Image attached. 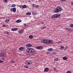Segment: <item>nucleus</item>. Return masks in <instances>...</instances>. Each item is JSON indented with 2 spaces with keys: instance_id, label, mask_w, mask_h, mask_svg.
<instances>
[{
  "instance_id": "nucleus-19",
  "label": "nucleus",
  "mask_w": 73,
  "mask_h": 73,
  "mask_svg": "<svg viewBox=\"0 0 73 73\" xmlns=\"http://www.w3.org/2000/svg\"><path fill=\"white\" fill-rule=\"evenodd\" d=\"M9 19H6L5 20V21L6 23H8L9 21Z\"/></svg>"
},
{
  "instance_id": "nucleus-15",
  "label": "nucleus",
  "mask_w": 73,
  "mask_h": 73,
  "mask_svg": "<svg viewBox=\"0 0 73 73\" xmlns=\"http://www.w3.org/2000/svg\"><path fill=\"white\" fill-rule=\"evenodd\" d=\"M63 59L64 60H66L67 59H68V58L66 56H64L63 58Z\"/></svg>"
},
{
  "instance_id": "nucleus-8",
  "label": "nucleus",
  "mask_w": 73,
  "mask_h": 73,
  "mask_svg": "<svg viewBox=\"0 0 73 73\" xmlns=\"http://www.w3.org/2000/svg\"><path fill=\"white\" fill-rule=\"evenodd\" d=\"M25 48V47H21L19 48V50H24Z\"/></svg>"
},
{
  "instance_id": "nucleus-23",
  "label": "nucleus",
  "mask_w": 73,
  "mask_h": 73,
  "mask_svg": "<svg viewBox=\"0 0 73 73\" xmlns=\"http://www.w3.org/2000/svg\"><path fill=\"white\" fill-rule=\"evenodd\" d=\"M25 67L26 68H29L28 66V65H25Z\"/></svg>"
},
{
  "instance_id": "nucleus-21",
  "label": "nucleus",
  "mask_w": 73,
  "mask_h": 73,
  "mask_svg": "<svg viewBox=\"0 0 73 73\" xmlns=\"http://www.w3.org/2000/svg\"><path fill=\"white\" fill-rule=\"evenodd\" d=\"M70 26L71 28H73V24H71L70 25Z\"/></svg>"
},
{
  "instance_id": "nucleus-16",
  "label": "nucleus",
  "mask_w": 73,
  "mask_h": 73,
  "mask_svg": "<svg viewBox=\"0 0 73 73\" xmlns=\"http://www.w3.org/2000/svg\"><path fill=\"white\" fill-rule=\"evenodd\" d=\"M47 50H48V51H52V50H53V49L51 48H50L48 49Z\"/></svg>"
},
{
  "instance_id": "nucleus-32",
  "label": "nucleus",
  "mask_w": 73,
  "mask_h": 73,
  "mask_svg": "<svg viewBox=\"0 0 73 73\" xmlns=\"http://www.w3.org/2000/svg\"><path fill=\"white\" fill-rule=\"evenodd\" d=\"M19 7H20V8H23V6L22 5H21L20 6H19Z\"/></svg>"
},
{
  "instance_id": "nucleus-39",
  "label": "nucleus",
  "mask_w": 73,
  "mask_h": 73,
  "mask_svg": "<svg viewBox=\"0 0 73 73\" xmlns=\"http://www.w3.org/2000/svg\"><path fill=\"white\" fill-rule=\"evenodd\" d=\"M46 28V27H43L42 28V29H44V28Z\"/></svg>"
},
{
  "instance_id": "nucleus-40",
  "label": "nucleus",
  "mask_w": 73,
  "mask_h": 73,
  "mask_svg": "<svg viewBox=\"0 0 73 73\" xmlns=\"http://www.w3.org/2000/svg\"><path fill=\"white\" fill-rule=\"evenodd\" d=\"M50 52H46V54H50Z\"/></svg>"
},
{
  "instance_id": "nucleus-31",
  "label": "nucleus",
  "mask_w": 73,
  "mask_h": 73,
  "mask_svg": "<svg viewBox=\"0 0 73 73\" xmlns=\"http://www.w3.org/2000/svg\"><path fill=\"white\" fill-rule=\"evenodd\" d=\"M66 0H60V1H62V2H63V1H66Z\"/></svg>"
},
{
  "instance_id": "nucleus-46",
  "label": "nucleus",
  "mask_w": 73,
  "mask_h": 73,
  "mask_svg": "<svg viewBox=\"0 0 73 73\" xmlns=\"http://www.w3.org/2000/svg\"><path fill=\"white\" fill-rule=\"evenodd\" d=\"M59 42H58V43Z\"/></svg>"
},
{
  "instance_id": "nucleus-6",
  "label": "nucleus",
  "mask_w": 73,
  "mask_h": 73,
  "mask_svg": "<svg viewBox=\"0 0 73 73\" xmlns=\"http://www.w3.org/2000/svg\"><path fill=\"white\" fill-rule=\"evenodd\" d=\"M0 55H1V57H6L7 56L3 52H1L0 54Z\"/></svg>"
},
{
  "instance_id": "nucleus-10",
  "label": "nucleus",
  "mask_w": 73,
  "mask_h": 73,
  "mask_svg": "<svg viewBox=\"0 0 73 73\" xmlns=\"http://www.w3.org/2000/svg\"><path fill=\"white\" fill-rule=\"evenodd\" d=\"M17 29H18L17 28H12L11 29V31H17Z\"/></svg>"
},
{
  "instance_id": "nucleus-26",
  "label": "nucleus",
  "mask_w": 73,
  "mask_h": 73,
  "mask_svg": "<svg viewBox=\"0 0 73 73\" xmlns=\"http://www.w3.org/2000/svg\"><path fill=\"white\" fill-rule=\"evenodd\" d=\"M11 6L12 7H15V6H16V5L15 4H13Z\"/></svg>"
},
{
  "instance_id": "nucleus-5",
  "label": "nucleus",
  "mask_w": 73,
  "mask_h": 73,
  "mask_svg": "<svg viewBox=\"0 0 73 73\" xmlns=\"http://www.w3.org/2000/svg\"><path fill=\"white\" fill-rule=\"evenodd\" d=\"M11 12H16V8L15 7L13 8L10 9Z\"/></svg>"
},
{
  "instance_id": "nucleus-29",
  "label": "nucleus",
  "mask_w": 73,
  "mask_h": 73,
  "mask_svg": "<svg viewBox=\"0 0 73 73\" xmlns=\"http://www.w3.org/2000/svg\"><path fill=\"white\" fill-rule=\"evenodd\" d=\"M54 60L55 61H58V59L57 58H55V59H54Z\"/></svg>"
},
{
  "instance_id": "nucleus-17",
  "label": "nucleus",
  "mask_w": 73,
  "mask_h": 73,
  "mask_svg": "<svg viewBox=\"0 0 73 73\" xmlns=\"http://www.w3.org/2000/svg\"><path fill=\"white\" fill-rule=\"evenodd\" d=\"M29 38H31V39L33 38V36L32 35H30L29 36Z\"/></svg>"
},
{
  "instance_id": "nucleus-13",
  "label": "nucleus",
  "mask_w": 73,
  "mask_h": 73,
  "mask_svg": "<svg viewBox=\"0 0 73 73\" xmlns=\"http://www.w3.org/2000/svg\"><path fill=\"white\" fill-rule=\"evenodd\" d=\"M49 68H45L44 69V72H47V71H48L49 70Z\"/></svg>"
},
{
  "instance_id": "nucleus-22",
  "label": "nucleus",
  "mask_w": 73,
  "mask_h": 73,
  "mask_svg": "<svg viewBox=\"0 0 73 73\" xmlns=\"http://www.w3.org/2000/svg\"><path fill=\"white\" fill-rule=\"evenodd\" d=\"M15 62V60H11L10 61V63H14Z\"/></svg>"
},
{
  "instance_id": "nucleus-45",
  "label": "nucleus",
  "mask_w": 73,
  "mask_h": 73,
  "mask_svg": "<svg viewBox=\"0 0 73 73\" xmlns=\"http://www.w3.org/2000/svg\"><path fill=\"white\" fill-rule=\"evenodd\" d=\"M65 48H66V49H67V48H68V47H67V46H66V47Z\"/></svg>"
},
{
  "instance_id": "nucleus-30",
  "label": "nucleus",
  "mask_w": 73,
  "mask_h": 73,
  "mask_svg": "<svg viewBox=\"0 0 73 73\" xmlns=\"http://www.w3.org/2000/svg\"><path fill=\"white\" fill-rule=\"evenodd\" d=\"M3 62L4 61H3L0 60V63H2V62Z\"/></svg>"
},
{
  "instance_id": "nucleus-42",
  "label": "nucleus",
  "mask_w": 73,
  "mask_h": 73,
  "mask_svg": "<svg viewBox=\"0 0 73 73\" xmlns=\"http://www.w3.org/2000/svg\"><path fill=\"white\" fill-rule=\"evenodd\" d=\"M19 22H21V20H19Z\"/></svg>"
},
{
  "instance_id": "nucleus-35",
  "label": "nucleus",
  "mask_w": 73,
  "mask_h": 73,
  "mask_svg": "<svg viewBox=\"0 0 73 73\" xmlns=\"http://www.w3.org/2000/svg\"><path fill=\"white\" fill-rule=\"evenodd\" d=\"M70 4H71V5H73V2H71L70 3Z\"/></svg>"
},
{
  "instance_id": "nucleus-4",
  "label": "nucleus",
  "mask_w": 73,
  "mask_h": 73,
  "mask_svg": "<svg viewBox=\"0 0 73 73\" xmlns=\"http://www.w3.org/2000/svg\"><path fill=\"white\" fill-rule=\"evenodd\" d=\"M60 16V15L58 14H55L52 16V18H56V17H59Z\"/></svg>"
},
{
  "instance_id": "nucleus-12",
  "label": "nucleus",
  "mask_w": 73,
  "mask_h": 73,
  "mask_svg": "<svg viewBox=\"0 0 73 73\" xmlns=\"http://www.w3.org/2000/svg\"><path fill=\"white\" fill-rule=\"evenodd\" d=\"M26 46H27V47H29V46H32V45L31 44H27L26 45Z\"/></svg>"
},
{
  "instance_id": "nucleus-20",
  "label": "nucleus",
  "mask_w": 73,
  "mask_h": 73,
  "mask_svg": "<svg viewBox=\"0 0 73 73\" xmlns=\"http://www.w3.org/2000/svg\"><path fill=\"white\" fill-rule=\"evenodd\" d=\"M60 46L61 48H60V49H63V48H64V46Z\"/></svg>"
},
{
  "instance_id": "nucleus-14",
  "label": "nucleus",
  "mask_w": 73,
  "mask_h": 73,
  "mask_svg": "<svg viewBox=\"0 0 73 73\" xmlns=\"http://www.w3.org/2000/svg\"><path fill=\"white\" fill-rule=\"evenodd\" d=\"M33 15H36L37 13H36V12L35 11H33L32 12Z\"/></svg>"
},
{
  "instance_id": "nucleus-3",
  "label": "nucleus",
  "mask_w": 73,
  "mask_h": 73,
  "mask_svg": "<svg viewBox=\"0 0 73 73\" xmlns=\"http://www.w3.org/2000/svg\"><path fill=\"white\" fill-rule=\"evenodd\" d=\"M43 43L44 44H53V41L52 40H43Z\"/></svg>"
},
{
  "instance_id": "nucleus-43",
  "label": "nucleus",
  "mask_w": 73,
  "mask_h": 73,
  "mask_svg": "<svg viewBox=\"0 0 73 73\" xmlns=\"http://www.w3.org/2000/svg\"><path fill=\"white\" fill-rule=\"evenodd\" d=\"M3 27H5V25H3Z\"/></svg>"
},
{
  "instance_id": "nucleus-18",
  "label": "nucleus",
  "mask_w": 73,
  "mask_h": 73,
  "mask_svg": "<svg viewBox=\"0 0 73 73\" xmlns=\"http://www.w3.org/2000/svg\"><path fill=\"white\" fill-rule=\"evenodd\" d=\"M26 15H31V13H29V12H28V13H26Z\"/></svg>"
},
{
  "instance_id": "nucleus-36",
  "label": "nucleus",
  "mask_w": 73,
  "mask_h": 73,
  "mask_svg": "<svg viewBox=\"0 0 73 73\" xmlns=\"http://www.w3.org/2000/svg\"><path fill=\"white\" fill-rule=\"evenodd\" d=\"M33 7H36V5L34 4H33Z\"/></svg>"
},
{
  "instance_id": "nucleus-7",
  "label": "nucleus",
  "mask_w": 73,
  "mask_h": 73,
  "mask_svg": "<svg viewBox=\"0 0 73 73\" xmlns=\"http://www.w3.org/2000/svg\"><path fill=\"white\" fill-rule=\"evenodd\" d=\"M37 49H39V50H41L43 49V47L42 46H38L36 47Z\"/></svg>"
},
{
  "instance_id": "nucleus-44",
  "label": "nucleus",
  "mask_w": 73,
  "mask_h": 73,
  "mask_svg": "<svg viewBox=\"0 0 73 73\" xmlns=\"http://www.w3.org/2000/svg\"><path fill=\"white\" fill-rule=\"evenodd\" d=\"M42 24H44V23H43V22H42Z\"/></svg>"
},
{
  "instance_id": "nucleus-24",
  "label": "nucleus",
  "mask_w": 73,
  "mask_h": 73,
  "mask_svg": "<svg viewBox=\"0 0 73 73\" xmlns=\"http://www.w3.org/2000/svg\"><path fill=\"white\" fill-rule=\"evenodd\" d=\"M32 64V61H29V65H31Z\"/></svg>"
},
{
  "instance_id": "nucleus-28",
  "label": "nucleus",
  "mask_w": 73,
  "mask_h": 73,
  "mask_svg": "<svg viewBox=\"0 0 73 73\" xmlns=\"http://www.w3.org/2000/svg\"><path fill=\"white\" fill-rule=\"evenodd\" d=\"M30 52H28L27 53H26L27 54H30Z\"/></svg>"
},
{
  "instance_id": "nucleus-41",
  "label": "nucleus",
  "mask_w": 73,
  "mask_h": 73,
  "mask_svg": "<svg viewBox=\"0 0 73 73\" xmlns=\"http://www.w3.org/2000/svg\"><path fill=\"white\" fill-rule=\"evenodd\" d=\"M24 25H25V26H28V25H26V24H24Z\"/></svg>"
},
{
  "instance_id": "nucleus-34",
  "label": "nucleus",
  "mask_w": 73,
  "mask_h": 73,
  "mask_svg": "<svg viewBox=\"0 0 73 73\" xmlns=\"http://www.w3.org/2000/svg\"><path fill=\"white\" fill-rule=\"evenodd\" d=\"M35 7H36V8H38V7H39V6H38V5H36Z\"/></svg>"
},
{
  "instance_id": "nucleus-2",
  "label": "nucleus",
  "mask_w": 73,
  "mask_h": 73,
  "mask_svg": "<svg viewBox=\"0 0 73 73\" xmlns=\"http://www.w3.org/2000/svg\"><path fill=\"white\" fill-rule=\"evenodd\" d=\"M62 10V7L60 6H58L54 9V12L55 13H59L61 12Z\"/></svg>"
},
{
  "instance_id": "nucleus-37",
  "label": "nucleus",
  "mask_w": 73,
  "mask_h": 73,
  "mask_svg": "<svg viewBox=\"0 0 73 73\" xmlns=\"http://www.w3.org/2000/svg\"><path fill=\"white\" fill-rule=\"evenodd\" d=\"M67 73H71L70 71H68L67 72Z\"/></svg>"
},
{
  "instance_id": "nucleus-9",
  "label": "nucleus",
  "mask_w": 73,
  "mask_h": 73,
  "mask_svg": "<svg viewBox=\"0 0 73 73\" xmlns=\"http://www.w3.org/2000/svg\"><path fill=\"white\" fill-rule=\"evenodd\" d=\"M25 64L26 65H29V61H26L25 62Z\"/></svg>"
},
{
  "instance_id": "nucleus-11",
  "label": "nucleus",
  "mask_w": 73,
  "mask_h": 73,
  "mask_svg": "<svg viewBox=\"0 0 73 73\" xmlns=\"http://www.w3.org/2000/svg\"><path fill=\"white\" fill-rule=\"evenodd\" d=\"M24 31L23 30H19L18 31L19 33H24Z\"/></svg>"
},
{
  "instance_id": "nucleus-1",
  "label": "nucleus",
  "mask_w": 73,
  "mask_h": 73,
  "mask_svg": "<svg viewBox=\"0 0 73 73\" xmlns=\"http://www.w3.org/2000/svg\"><path fill=\"white\" fill-rule=\"evenodd\" d=\"M28 52H30V55H34V54H35L36 53V50L33 49L31 48H27V49L26 51V53H27Z\"/></svg>"
},
{
  "instance_id": "nucleus-27",
  "label": "nucleus",
  "mask_w": 73,
  "mask_h": 73,
  "mask_svg": "<svg viewBox=\"0 0 73 73\" xmlns=\"http://www.w3.org/2000/svg\"><path fill=\"white\" fill-rule=\"evenodd\" d=\"M3 1L4 3H7L8 1V0H4Z\"/></svg>"
},
{
  "instance_id": "nucleus-38",
  "label": "nucleus",
  "mask_w": 73,
  "mask_h": 73,
  "mask_svg": "<svg viewBox=\"0 0 73 73\" xmlns=\"http://www.w3.org/2000/svg\"><path fill=\"white\" fill-rule=\"evenodd\" d=\"M66 30H67V31H69V29H69L68 28H66Z\"/></svg>"
},
{
  "instance_id": "nucleus-33",
  "label": "nucleus",
  "mask_w": 73,
  "mask_h": 73,
  "mask_svg": "<svg viewBox=\"0 0 73 73\" xmlns=\"http://www.w3.org/2000/svg\"><path fill=\"white\" fill-rule=\"evenodd\" d=\"M16 22L17 23H19V20H18L16 21Z\"/></svg>"
},
{
  "instance_id": "nucleus-25",
  "label": "nucleus",
  "mask_w": 73,
  "mask_h": 73,
  "mask_svg": "<svg viewBox=\"0 0 73 73\" xmlns=\"http://www.w3.org/2000/svg\"><path fill=\"white\" fill-rule=\"evenodd\" d=\"M23 8H26V5H24L23 6Z\"/></svg>"
}]
</instances>
